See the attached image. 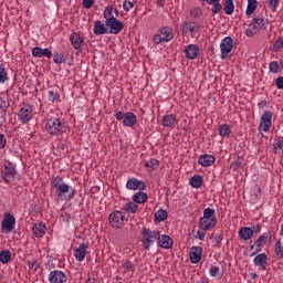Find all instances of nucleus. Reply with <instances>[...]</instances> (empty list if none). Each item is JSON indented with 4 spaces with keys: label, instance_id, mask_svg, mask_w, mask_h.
Segmentation results:
<instances>
[{
    "label": "nucleus",
    "instance_id": "58",
    "mask_svg": "<svg viewBox=\"0 0 283 283\" xmlns=\"http://www.w3.org/2000/svg\"><path fill=\"white\" fill-rule=\"evenodd\" d=\"M222 240H223L222 232H218L213 239L216 247H220V244L222 243Z\"/></svg>",
    "mask_w": 283,
    "mask_h": 283
},
{
    "label": "nucleus",
    "instance_id": "26",
    "mask_svg": "<svg viewBox=\"0 0 283 283\" xmlns=\"http://www.w3.org/2000/svg\"><path fill=\"white\" fill-rule=\"evenodd\" d=\"M158 32L161 35L164 43H169V41H172L174 29H171V27H161Z\"/></svg>",
    "mask_w": 283,
    "mask_h": 283
},
{
    "label": "nucleus",
    "instance_id": "37",
    "mask_svg": "<svg viewBox=\"0 0 283 283\" xmlns=\"http://www.w3.org/2000/svg\"><path fill=\"white\" fill-rule=\"evenodd\" d=\"M274 154H280V151H283V137H276L274 139V143L272 144Z\"/></svg>",
    "mask_w": 283,
    "mask_h": 283
},
{
    "label": "nucleus",
    "instance_id": "29",
    "mask_svg": "<svg viewBox=\"0 0 283 283\" xmlns=\"http://www.w3.org/2000/svg\"><path fill=\"white\" fill-rule=\"evenodd\" d=\"M103 17L105 19V24L109 21H114L116 19V15L114 14V7L108 6L104 9Z\"/></svg>",
    "mask_w": 283,
    "mask_h": 283
},
{
    "label": "nucleus",
    "instance_id": "62",
    "mask_svg": "<svg viewBox=\"0 0 283 283\" xmlns=\"http://www.w3.org/2000/svg\"><path fill=\"white\" fill-rule=\"evenodd\" d=\"M276 87L277 90H283V76L276 78Z\"/></svg>",
    "mask_w": 283,
    "mask_h": 283
},
{
    "label": "nucleus",
    "instance_id": "43",
    "mask_svg": "<svg viewBox=\"0 0 283 283\" xmlns=\"http://www.w3.org/2000/svg\"><path fill=\"white\" fill-rule=\"evenodd\" d=\"M167 216V210L159 209L157 212H155V220H157V222H165Z\"/></svg>",
    "mask_w": 283,
    "mask_h": 283
},
{
    "label": "nucleus",
    "instance_id": "54",
    "mask_svg": "<svg viewBox=\"0 0 283 283\" xmlns=\"http://www.w3.org/2000/svg\"><path fill=\"white\" fill-rule=\"evenodd\" d=\"M273 50H274V52H280V50H283V38H282V36H280V38L274 42Z\"/></svg>",
    "mask_w": 283,
    "mask_h": 283
},
{
    "label": "nucleus",
    "instance_id": "13",
    "mask_svg": "<svg viewBox=\"0 0 283 283\" xmlns=\"http://www.w3.org/2000/svg\"><path fill=\"white\" fill-rule=\"evenodd\" d=\"M105 25L109 29L108 34H120L123 30H125V23L118 20V18H115V20L106 22Z\"/></svg>",
    "mask_w": 283,
    "mask_h": 283
},
{
    "label": "nucleus",
    "instance_id": "47",
    "mask_svg": "<svg viewBox=\"0 0 283 283\" xmlns=\"http://www.w3.org/2000/svg\"><path fill=\"white\" fill-rule=\"evenodd\" d=\"M274 253L279 260H283V248L282 242L277 241L275 243Z\"/></svg>",
    "mask_w": 283,
    "mask_h": 283
},
{
    "label": "nucleus",
    "instance_id": "25",
    "mask_svg": "<svg viewBox=\"0 0 283 283\" xmlns=\"http://www.w3.org/2000/svg\"><path fill=\"white\" fill-rule=\"evenodd\" d=\"M269 238H271V234L269 232H265L263 234H261L258 240L254 242L256 250L255 252L252 253V255H258V253H260L264 247V244H266V241L269 240Z\"/></svg>",
    "mask_w": 283,
    "mask_h": 283
},
{
    "label": "nucleus",
    "instance_id": "20",
    "mask_svg": "<svg viewBox=\"0 0 283 283\" xmlns=\"http://www.w3.org/2000/svg\"><path fill=\"white\" fill-rule=\"evenodd\" d=\"M253 263L260 269V271H266V266L269 264V256H266V253L258 254Z\"/></svg>",
    "mask_w": 283,
    "mask_h": 283
},
{
    "label": "nucleus",
    "instance_id": "33",
    "mask_svg": "<svg viewBox=\"0 0 283 283\" xmlns=\"http://www.w3.org/2000/svg\"><path fill=\"white\" fill-rule=\"evenodd\" d=\"M149 197L147 196L146 192H143L139 191V192H136L134 196H133V202L137 203V205H145V202L147 201Z\"/></svg>",
    "mask_w": 283,
    "mask_h": 283
},
{
    "label": "nucleus",
    "instance_id": "9",
    "mask_svg": "<svg viewBox=\"0 0 283 283\" xmlns=\"http://www.w3.org/2000/svg\"><path fill=\"white\" fill-rule=\"evenodd\" d=\"M17 224V218L10 212L4 213V218L1 221L2 233H12Z\"/></svg>",
    "mask_w": 283,
    "mask_h": 283
},
{
    "label": "nucleus",
    "instance_id": "61",
    "mask_svg": "<svg viewBox=\"0 0 283 283\" xmlns=\"http://www.w3.org/2000/svg\"><path fill=\"white\" fill-rule=\"evenodd\" d=\"M94 6V0H83V8H86V10H90Z\"/></svg>",
    "mask_w": 283,
    "mask_h": 283
},
{
    "label": "nucleus",
    "instance_id": "34",
    "mask_svg": "<svg viewBox=\"0 0 283 283\" xmlns=\"http://www.w3.org/2000/svg\"><path fill=\"white\" fill-rule=\"evenodd\" d=\"M49 102L53 105L61 103V93L56 90L49 91Z\"/></svg>",
    "mask_w": 283,
    "mask_h": 283
},
{
    "label": "nucleus",
    "instance_id": "39",
    "mask_svg": "<svg viewBox=\"0 0 283 283\" xmlns=\"http://www.w3.org/2000/svg\"><path fill=\"white\" fill-rule=\"evenodd\" d=\"M209 273L211 277H216L217 280H222V275H224V273L220 271V266L216 265L210 268Z\"/></svg>",
    "mask_w": 283,
    "mask_h": 283
},
{
    "label": "nucleus",
    "instance_id": "6",
    "mask_svg": "<svg viewBox=\"0 0 283 283\" xmlns=\"http://www.w3.org/2000/svg\"><path fill=\"white\" fill-rule=\"evenodd\" d=\"M125 220H127L125 219V214L118 210L111 212L108 216L109 226L113 229H123L125 227Z\"/></svg>",
    "mask_w": 283,
    "mask_h": 283
},
{
    "label": "nucleus",
    "instance_id": "10",
    "mask_svg": "<svg viewBox=\"0 0 283 283\" xmlns=\"http://www.w3.org/2000/svg\"><path fill=\"white\" fill-rule=\"evenodd\" d=\"M32 118H34V111H32V106L27 105L19 109L18 120H20V123H23V125H25V123H30Z\"/></svg>",
    "mask_w": 283,
    "mask_h": 283
},
{
    "label": "nucleus",
    "instance_id": "49",
    "mask_svg": "<svg viewBox=\"0 0 283 283\" xmlns=\"http://www.w3.org/2000/svg\"><path fill=\"white\" fill-rule=\"evenodd\" d=\"M208 6H213L212 7L213 14H218V12L222 11V4L220 3V0H216L212 3H208Z\"/></svg>",
    "mask_w": 283,
    "mask_h": 283
},
{
    "label": "nucleus",
    "instance_id": "55",
    "mask_svg": "<svg viewBox=\"0 0 283 283\" xmlns=\"http://www.w3.org/2000/svg\"><path fill=\"white\" fill-rule=\"evenodd\" d=\"M269 70L272 74H277L280 72V64L277 62H270Z\"/></svg>",
    "mask_w": 283,
    "mask_h": 283
},
{
    "label": "nucleus",
    "instance_id": "30",
    "mask_svg": "<svg viewBox=\"0 0 283 283\" xmlns=\"http://www.w3.org/2000/svg\"><path fill=\"white\" fill-rule=\"evenodd\" d=\"M33 234L35 238H43L45 235V224L44 223H35L32 227Z\"/></svg>",
    "mask_w": 283,
    "mask_h": 283
},
{
    "label": "nucleus",
    "instance_id": "53",
    "mask_svg": "<svg viewBox=\"0 0 283 283\" xmlns=\"http://www.w3.org/2000/svg\"><path fill=\"white\" fill-rule=\"evenodd\" d=\"M268 6L272 12H276L280 6V0H268Z\"/></svg>",
    "mask_w": 283,
    "mask_h": 283
},
{
    "label": "nucleus",
    "instance_id": "16",
    "mask_svg": "<svg viewBox=\"0 0 283 283\" xmlns=\"http://www.w3.org/2000/svg\"><path fill=\"white\" fill-rule=\"evenodd\" d=\"M186 59L193 61L200 56V48L197 44H189L185 49Z\"/></svg>",
    "mask_w": 283,
    "mask_h": 283
},
{
    "label": "nucleus",
    "instance_id": "12",
    "mask_svg": "<svg viewBox=\"0 0 283 283\" xmlns=\"http://www.w3.org/2000/svg\"><path fill=\"white\" fill-rule=\"evenodd\" d=\"M70 42L74 50L81 52V50H83V45H85V38H83V33L81 32H73L70 35Z\"/></svg>",
    "mask_w": 283,
    "mask_h": 283
},
{
    "label": "nucleus",
    "instance_id": "50",
    "mask_svg": "<svg viewBox=\"0 0 283 283\" xmlns=\"http://www.w3.org/2000/svg\"><path fill=\"white\" fill-rule=\"evenodd\" d=\"M8 107H10V101L4 97H0V109L2 112H8Z\"/></svg>",
    "mask_w": 283,
    "mask_h": 283
},
{
    "label": "nucleus",
    "instance_id": "2",
    "mask_svg": "<svg viewBox=\"0 0 283 283\" xmlns=\"http://www.w3.org/2000/svg\"><path fill=\"white\" fill-rule=\"evenodd\" d=\"M269 28V19L264 18V15L259 14L253 18L252 22L249 24L245 30L247 36H255L258 32H262Z\"/></svg>",
    "mask_w": 283,
    "mask_h": 283
},
{
    "label": "nucleus",
    "instance_id": "14",
    "mask_svg": "<svg viewBox=\"0 0 283 283\" xmlns=\"http://www.w3.org/2000/svg\"><path fill=\"white\" fill-rule=\"evenodd\" d=\"M126 189H128L130 191H137V189L139 191H145V189H147V184H145V181H143V180H138L136 178H130L126 182Z\"/></svg>",
    "mask_w": 283,
    "mask_h": 283
},
{
    "label": "nucleus",
    "instance_id": "28",
    "mask_svg": "<svg viewBox=\"0 0 283 283\" xmlns=\"http://www.w3.org/2000/svg\"><path fill=\"white\" fill-rule=\"evenodd\" d=\"M198 163L201 165V167H211V165L216 163V157L212 155H201L198 159Z\"/></svg>",
    "mask_w": 283,
    "mask_h": 283
},
{
    "label": "nucleus",
    "instance_id": "38",
    "mask_svg": "<svg viewBox=\"0 0 283 283\" xmlns=\"http://www.w3.org/2000/svg\"><path fill=\"white\" fill-rule=\"evenodd\" d=\"M190 186L193 189H200V187H202V176L200 175L192 176L190 179Z\"/></svg>",
    "mask_w": 283,
    "mask_h": 283
},
{
    "label": "nucleus",
    "instance_id": "19",
    "mask_svg": "<svg viewBox=\"0 0 283 283\" xmlns=\"http://www.w3.org/2000/svg\"><path fill=\"white\" fill-rule=\"evenodd\" d=\"M189 258L191 264H200V260H202V247L190 248Z\"/></svg>",
    "mask_w": 283,
    "mask_h": 283
},
{
    "label": "nucleus",
    "instance_id": "8",
    "mask_svg": "<svg viewBox=\"0 0 283 283\" xmlns=\"http://www.w3.org/2000/svg\"><path fill=\"white\" fill-rule=\"evenodd\" d=\"M220 50L222 61L231 59V52H233V39H231V36L224 38L220 43Z\"/></svg>",
    "mask_w": 283,
    "mask_h": 283
},
{
    "label": "nucleus",
    "instance_id": "64",
    "mask_svg": "<svg viewBox=\"0 0 283 283\" xmlns=\"http://www.w3.org/2000/svg\"><path fill=\"white\" fill-rule=\"evenodd\" d=\"M85 283H96V279H92V276H88Z\"/></svg>",
    "mask_w": 283,
    "mask_h": 283
},
{
    "label": "nucleus",
    "instance_id": "31",
    "mask_svg": "<svg viewBox=\"0 0 283 283\" xmlns=\"http://www.w3.org/2000/svg\"><path fill=\"white\" fill-rule=\"evenodd\" d=\"M124 269V273H127L128 277L134 275V271H136V265L132 263V261H125L120 265Z\"/></svg>",
    "mask_w": 283,
    "mask_h": 283
},
{
    "label": "nucleus",
    "instance_id": "45",
    "mask_svg": "<svg viewBox=\"0 0 283 283\" xmlns=\"http://www.w3.org/2000/svg\"><path fill=\"white\" fill-rule=\"evenodd\" d=\"M124 209L127 213H136V211H138V206L136 202H127L125 203Z\"/></svg>",
    "mask_w": 283,
    "mask_h": 283
},
{
    "label": "nucleus",
    "instance_id": "46",
    "mask_svg": "<svg viewBox=\"0 0 283 283\" xmlns=\"http://www.w3.org/2000/svg\"><path fill=\"white\" fill-rule=\"evenodd\" d=\"M8 71H6V65L0 64V84H4L8 81Z\"/></svg>",
    "mask_w": 283,
    "mask_h": 283
},
{
    "label": "nucleus",
    "instance_id": "11",
    "mask_svg": "<svg viewBox=\"0 0 283 283\" xmlns=\"http://www.w3.org/2000/svg\"><path fill=\"white\" fill-rule=\"evenodd\" d=\"M273 112L265 111V113L261 116L259 127L262 132H270L273 125Z\"/></svg>",
    "mask_w": 283,
    "mask_h": 283
},
{
    "label": "nucleus",
    "instance_id": "32",
    "mask_svg": "<svg viewBox=\"0 0 283 283\" xmlns=\"http://www.w3.org/2000/svg\"><path fill=\"white\" fill-rule=\"evenodd\" d=\"M239 238H241V240H251V238H253V229L249 227L241 228L239 231Z\"/></svg>",
    "mask_w": 283,
    "mask_h": 283
},
{
    "label": "nucleus",
    "instance_id": "59",
    "mask_svg": "<svg viewBox=\"0 0 283 283\" xmlns=\"http://www.w3.org/2000/svg\"><path fill=\"white\" fill-rule=\"evenodd\" d=\"M123 8H124L125 12H129V10H132V8H134V2L125 0L123 3Z\"/></svg>",
    "mask_w": 283,
    "mask_h": 283
},
{
    "label": "nucleus",
    "instance_id": "24",
    "mask_svg": "<svg viewBox=\"0 0 283 283\" xmlns=\"http://www.w3.org/2000/svg\"><path fill=\"white\" fill-rule=\"evenodd\" d=\"M161 125L168 129H174V127L178 125V118H176V115L174 114L165 115L161 119Z\"/></svg>",
    "mask_w": 283,
    "mask_h": 283
},
{
    "label": "nucleus",
    "instance_id": "42",
    "mask_svg": "<svg viewBox=\"0 0 283 283\" xmlns=\"http://www.w3.org/2000/svg\"><path fill=\"white\" fill-rule=\"evenodd\" d=\"M12 260V254L10 253V250H2L0 252V262L2 264H8Z\"/></svg>",
    "mask_w": 283,
    "mask_h": 283
},
{
    "label": "nucleus",
    "instance_id": "60",
    "mask_svg": "<svg viewBox=\"0 0 283 283\" xmlns=\"http://www.w3.org/2000/svg\"><path fill=\"white\" fill-rule=\"evenodd\" d=\"M6 145H8V139L6 138V135L0 134V149H4Z\"/></svg>",
    "mask_w": 283,
    "mask_h": 283
},
{
    "label": "nucleus",
    "instance_id": "56",
    "mask_svg": "<svg viewBox=\"0 0 283 283\" xmlns=\"http://www.w3.org/2000/svg\"><path fill=\"white\" fill-rule=\"evenodd\" d=\"M242 167V158L238 157L232 164H231V169L233 171H238Z\"/></svg>",
    "mask_w": 283,
    "mask_h": 283
},
{
    "label": "nucleus",
    "instance_id": "35",
    "mask_svg": "<svg viewBox=\"0 0 283 283\" xmlns=\"http://www.w3.org/2000/svg\"><path fill=\"white\" fill-rule=\"evenodd\" d=\"M258 10V0H248V7L245 10V15L251 18V14Z\"/></svg>",
    "mask_w": 283,
    "mask_h": 283
},
{
    "label": "nucleus",
    "instance_id": "17",
    "mask_svg": "<svg viewBox=\"0 0 283 283\" xmlns=\"http://www.w3.org/2000/svg\"><path fill=\"white\" fill-rule=\"evenodd\" d=\"M216 224H218V219H199V229H201V231H211L212 229H216Z\"/></svg>",
    "mask_w": 283,
    "mask_h": 283
},
{
    "label": "nucleus",
    "instance_id": "1",
    "mask_svg": "<svg viewBox=\"0 0 283 283\" xmlns=\"http://www.w3.org/2000/svg\"><path fill=\"white\" fill-rule=\"evenodd\" d=\"M51 187L54 189L57 200H61L62 202H70L74 200V197L76 196V189L65 184L63 177H53L51 179Z\"/></svg>",
    "mask_w": 283,
    "mask_h": 283
},
{
    "label": "nucleus",
    "instance_id": "5",
    "mask_svg": "<svg viewBox=\"0 0 283 283\" xmlns=\"http://www.w3.org/2000/svg\"><path fill=\"white\" fill-rule=\"evenodd\" d=\"M116 120H119L123 123L124 127H134L136 123H138V118L136 117V114L132 112H117L115 113Z\"/></svg>",
    "mask_w": 283,
    "mask_h": 283
},
{
    "label": "nucleus",
    "instance_id": "36",
    "mask_svg": "<svg viewBox=\"0 0 283 283\" xmlns=\"http://www.w3.org/2000/svg\"><path fill=\"white\" fill-rule=\"evenodd\" d=\"M219 136L222 138L231 136V126H229V124H221L219 126Z\"/></svg>",
    "mask_w": 283,
    "mask_h": 283
},
{
    "label": "nucleus",
    "instance_id": "23",
    "mask_svg": "<svg viewBox=\"0 0 283 283\" xmlns=\"http://www.w3.org/2000/svg\"><path fill=\"white\" fill-rule=\"evenodd\" d=\"M157 242L161 249H171V247H174V239L166 234L160 235V232L157 237Z\"/></svg>",
    "mask_w": 283,
    "mask_h": 283
},
{
    "label": "nucleus",
    "instance_id": "41",
    "mask_svg": "<svg viewBox=\"0 0 283 283\" xmlns=\"http://www.w3.org/2000/svg\"><path fill=\"white\" fill-rule=\"evenodd\" d=\"M233 10H235V4H233V0H226L223 3L224 13L233 14Z\"/></svg>",
    "mask_w": 283,
    "mask_h": 283
},
{
    "label": "nucleus",
    "instance_id": "3",
    "mask_svg": "<svg viewBox=\"0 0 283 283\" xmlns=\"http://www.w3.org/2000/svg\"><path fill=\"white\" fill-rule=\"evenodd\" d=\"M45 129L51 136L63 135L65 132V123L61 122L56 117H52L46 120Z\"/></svg>",
    "mask_w": 283,
    "mask_h": 283
},
{
    "label": "nucleus",
    "instance_id": "51",
    "mask_svg": "<svg viewBox=\"0 0 283 283\" xmlns=\"http://www.w3.org/2000/svg\"><path fill=\"white\" fill-rule=\"evenodd\" d=\"M190 15L193 19H199V17H202V9H200L199 7H195L190 10Z\"/></svg>",
    "mask_w": 283,
    "mask_h": 283
},
{
    "label": "nucleus",
    "instance_id": "40",
    "mask_svg": "<svg viewBox=\"0 0 283 283\" xmlns=\"http://www.w3.org/2000/svg\"><path fill=\"white\" fill-rule=\"evenodd\" d=\"M144 167L146 169H151L153 171H156V169H158V167H160V161H158V159H156V158H153V159L146 161L144 164Z\"/></svg>",
    "mask_w": 283,
    "mask_h": 283
},
{
    "label": "nucleus",
    "instance_id": "22",
    "mask_svg": "<svg viewBox=\"0 0 283 283\" xmlns=\"http://www.w3.org/2000/svg\"><path fill=\"white\" fill-rule=\"evenodd\" d=\"M180 30L182 34H187V32H191V34H193L200 30V24L197 22H182L180 24Z\"/></svg>",
    "mask_w": 283,
    "mask_h": 283
},
{
    "label": "nucleus",
    "instance_id": "52",
    "mask_svg": "<svg viewBox=\"0 0 283 283\" xmlns=\"http://www.w3.org/2000/svg\"><path fill=\"white\" fill-rule=\"evenodd\" d=\"M65 61V55L63 53H55L53 55V63H56L57 65H61Z\"/></svg>",
    "mask_w": 283,
    "mask_h": 283
},
{
    "label": "nucleus",
    "instance_id": "44",
    "mask_svg": "<svg viewBox=\"0 0 283 283\" xmlns=\"http://www.w3.org/2000/svg\"><path fill=\"white\" fill-rule=\"evenodd\" d=\"M27 266H29L30 271H39V268L41 266V264L39 263V260L36 259H31L27 261Z\"/></svg>",
    "mask_w": 283,
    "mask_h": 283
},
{
    "label": "nucleus",
    "instance_id": "57",
    "mask_svg": "<svg viewBox=\"0 0 283 283\" xmlns=\"http://www.w3.org/2000/svg\"><path fill=\"white\" fill-rule=\"evenodd\" d=\"M153 43H156V45L165 43V40H163V35H160L159 31H157V34L153 36Z\"/></svg>",
    "mask_w": 283,
    "mask_h": 283
},
{
    "label": "nucleus",
    "instance_id": "18",
    "mask_svg": "<svg viewBox=\"0 0 283 283\" xmlns=\"http://www.w3.org/2000/svg\"><path fill=\"white\" fill-rule=\"evenodd\" d=\"M87 249H90V244L81 243L77 248L74 249V256L77 262H83L87 255Z\"/></svg>",
    "mask_w": 283,
    "mask_h": 283
},
{
    "label": "nucleus",
    "instance_id": "21",
    "mask_svg": "<svg viewBox=\"0 0 283 283\" xmlns=\"http://www.w3.org/2000/svg\"><path fill=\"white\" fill-rule=\"evenodd\" d=\"M31 54L33 59H42V56H46V59H52V51L50 49H41V46L33 48Z\"/></svg>",
    "mask_w": 283,
    "mask_h": 283
},
{
    "label": "nucleus",
    "instance_id": "27",
    "mask_svg": "<svg viewBox=\"0 0 283 283\" xmlns=\"http://www.w3.org/2000/svg\"><path fill=\"white\" fill-rule=\"evenodd\" d=\"M93 32L96 36H101L102 34H109V29L105 27L101 20H96L94 23Z\"/></svg>",
    "mask_w": 283,
    "mask_h": 283
},
{
    "label": "nucleus",
    "instance_id": "7",
    "mask_svg": "<svg viewBox=\"0 0 283 283\" xmlns=\"http://www.w3.org/2000/svg\"><path fill=\"white\" fill-rule=\"evenodd\" d=\"M17 168L12 166V163H9V165H3L1 168V178L4 180V182H14L17 180Z\"/></svg>",
    "mask_w": 283,
    "mask_h": 283
},
{
    "label": "nucleus",
    "instance_id": "63",
    "mask_svg": "<svg viewBox=\"0 0 283 283\" xmlns=\"http://www.w3.org/2000/svg\"><path fill=\"white\" fill-rule=\"evenodd\" d=\"M197 235H198V239L202 241L205 240L206 233L203 231H197Z\"/></svg>",
    "mask_w": 283,
    "mask_h": 283
},
{
    "label": "nucleus",
    "instance_id": "48",
    "mask_svg": "<svg viewBox=\"0 0 283 283\" xmlns=\"http://www.w3.org/2000/svg\"><path fill=\"white\" fill-rule=\"evenodd\" d=\"M201 218L218 220V218H216V210H213L211 208H206L203 210V217H201Z\"/></svg>",
    "mask_w": 283,
    "mask_h": 283
},
{
    "label": "nucleus",
    "instance_id": "4",
    "mask_svg": "<svg viewBox=\"0 0 283 283\" xmlns=\"http://www.w3.org/2000/svg\"><path fill=\"white\" fill-rule=\"evenodd\" d=\"M159 231H151L149 228H143L142 229V243L144 245V249L146 251H149L151 249V244L158 240Z\"/></svg>",
    "mask_w": 283,
    "mask_h": 283
},
{
    "label": "nucleus",
    "instance_id": "15",
    "mask_svg": "<svg viewBox=\"0 0 283 283\" xmlns=\"http://www.w3.org/2000/svg\"><path fill=\"white\" fill-rule=\"evenodd\" d=\"M50 283H65L67 282V275L61 270H53L49 274Z\"/></svg>",
    "mask_w": 283,
    "mask_h": 283
}]
</instances>
